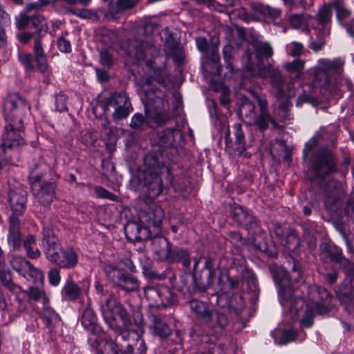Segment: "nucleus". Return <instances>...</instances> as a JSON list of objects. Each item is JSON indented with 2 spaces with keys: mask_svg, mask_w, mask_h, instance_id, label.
<instances>
[{
  "mask_svg": "<svg viewBox=\"0 0 354 354\" xmlns=\"http://www.w3.org/2000/svg\"><path fill=\"white\" fill-rule=\"evenodd\" d=\"M102 315L109 326L118 335L115 342L106 341L105 350L111 354H145L147 345L141 336L127 330L131 324L130 316L122 304L110 295L100 305Z\"/></svg>",
  "mask_w": 354,
  "mask_h": 354,
  "instance_id": "1",
  "label": "nucleus"
},
{
  "mask_svg": "<svg viewBox=\"0 0 354 354\" xmlns=\"http://www.w3.org/2000/svg\"><path fill=\"white\" fill-rule=\"evenodd\" d=\"M165 216L164 211L155 203L149 204V207L142 210L139 214L142 225L138 223H131L127 225V230L134 234V239L142 240L153 235L157 236L151 242L152 250L156 257L160 261L174 260L169 242L166 238L158 236L161 232V225Z\"/></svg>",
  "mask_w": 354,
  "mask_h": 354,
  "instance_id": "2",
  "label": "nucleus"
},
{
  "mask_svg": "<svg viewBox=\"0 0 354 354\" xmlns=\"http://www.w3.org/2000/svg\"><path fill=\"white\" fill-rule=\"evenodd\" d=\"M270 271L276 284L279 287L281 305L285 310H289L292 320H297L299 313L303 310L304 301L299 297H293L291 279L286 270L281 266H272Z\"/></svg>",
  "mask_w": 354,
  "mask_h": 354,
  "instance_id": "3",
  "label": "nucleus"
},
{
  "mask_svg": "<svg viewBox=\"0 0 354 354\" xmlns=\"http://www.w3.org/2000/svg\"><path fill=\"white\" fill-rule=\"evenodd\" d=\"M189 305L201 323L202 335L216 337L228 324L225 315L220 312L214 313L212 308L205 302L192 299Z\"/></svg>",
  "mask_w": 354,
  "mask_h": 354,
  "instance_id": "4",
  "label": "nucleus"
},
{
  "mask_svg": "<svg viewBox=\"0 0 354 354\" xmlns=\"http://www.w3.org/2000/svg\"><path fill=\"white\" fill-rule=\"evenodd\" d=\"M42 243L46 248V258L61 268L71 269L78 263V257L73 248L62 250L58 239L50 230H44Z\"/></svg>",
  "mask_w": 354,
  "mask_h": 354,
  "instance_id": "5",
  "label": "nucleus"
},
{
  "mask_svg": "<svg viewBox=\"0 0 354 354\" xmlns=\"http://www.w3.org/2000/svg\"><path fill=\"white\" fill-rule=\"evenodd\" d=\"M147 169L145 171L144 192L147 193L149 199H154L162 191V181L160 174L169 175L170 170L167 167L161 165L156 158L151 154L145 158Z\"/></svg>",
  "mask_w": 354,
  "mask_h": 354,
  "instance_id": "6",
  "label": "nucleus"
},
{
  "mask_svg": "<svg viewBox=\"0 0 354 354\" xmlns=\"http://www.w3.org/2000/svg\"><path fill=\"white\" fill-rule=\"evenodd\" d=\"M49 169L48 165L44 162H41L34 167L30 174V181L33 194L38 201L44 205H49L53 201L55 195L54 184L40 182L43 174L48 171Z\"/></svg>",
  "mask_w": 354,
  "mask_h": 354,
  "instance_id": "7",
  "label": "nucleus"
},
{
  "mask_svg": "<svg viewBox=\"0 0 354 354\" xmlns=\"http://www.w3.org/2000/svg\"><path fill=\"white\" fill-rule=\"evenodd\" d=\"M28 110V105L19 95L15 93L8 95L4 100L3 107L6 125L24 130L26 114Z\"/></svg>",
  "mask_w": 354,
  "mask_h": 354,
  "instance_id": "8",
  "label": "nucleus"
},
{
  "mask_svg": "<svg viewBox=\"0 0 354 354\" xmlns=\"http://www.w3.org/2000/svg\"><path fill=\"white\" fill-rule=\"evenodd\" d=\"M205 268L208 270L207 277L208 288H213L215 293L219 295L217 300L223 297V294L230 290H235L239 285V280L236 278H231L229 271L223 269L217 271L213 268V262L209 258H205Z\"/></svg>",
  "mask_w": 354,
  "mask_h": 354,
  "instance_id": "9",
  "label": "nucleus"
},
{
  "mask_svg": "<svg viewBox=\"0 0 354 354\" xmlns=\"http://www.w3.org/2000/svg\"><path fill=\"white\" fill-rule=\"evenodd\" d=\"M309 297L313 303V309L307 308L305 316L301 320V325L307 328L313 325V311L319 315L327 313L332 299V296L325 288L316 286L310 288Z\"/></svg>",
  "mask_w": 354,
  "mask_h": 354,
  "instance_id": "10",
  "label": "nucleus"
},
{
  "mask_svg": "<svg viewBox=\"0 0 354 354\" xmlns=\"http://www.w3.org/2000/svg\"><path fill=\"white\" fill-rule=\"evenodd\" d=\"M142 92L145 95L142 97V100L145 104L147 116L157 124H165L169 120L168 102L162 97L155 95L152 91L148 92L144 88Z\"/></svg>",
  "mask_w": 354,
  "mask_h": 354,
  "instance_id": "11",
  "label": "nucleus"
},
{
  "mask_svg": "<svg viewBox=\"0 0 354 354\" xmlns=\"http://www.w3.org/2000/svg\"><path fill=\"white\" fill-rule=\"evenodd\" d=\"M127 53L131 57H134L138 62H145L147 66L154 69L160 70L162 68L156 63V59H162V57H158L159 50L147 42H131L129 45Z\"/></svg>",
  "mask_w": 354,
  "mask_h": 354,
  "instance_id": "12",
  "label": "nucleus"
},
{
  "mask_svg": "<svg viewBox=\"0 0 354 354\" xmlns=\"http://www.w3.org/2000/svg\"><path fill=\"white\" fill-rule=\"evenodd\" d=\"M106 277L127 292L136 290L139 283L136 278L124 273V272L111 265H107L104 268Z\"/></svg>",
  "mask_w": 354,
  "mask_h": 354,
  "instance_id": "13",
  "label": "nucleus"
},
{
  "mask_svg": "<svg viewBox=\"0 0 354 354\" xmlns=\"http://www.w3.org/2000/svg\"><path fill=\"white\" fill-rule=\"evenodd\" d=\"M313 169L317 177L324 178L328 174L335 171L334 156L327 148L320 149L313 160Z\"/></svg>",
  "mask_w": 354,
  "mask_h": 354,
  "instance_id": "14",
  "label": "nucleus"
},
{
  "mask_svg": "<svg viewBox=\"0 0 354 354\" xmlns=\"http://www.w3.org/2000/svg\"><path fill=\"white\" fill-rule=\"evenodd\" d=\"M110 107L114 109L113 117L115 120L127 118L130 113L131 103L129 97L124 93H115L107 100L104 111Z\"/></svg>",
  "mask_w": 354,
  "mask_h": 354,
  "instance_id": "15",
  "label": "nucleus"
},
{
  "mask_svg": "<svg viewBox=\"0 0 354 354\" xmlns=\"http://www.w3.org/2000/svg\"><path fill=\"white\" fill-rule=\"evenodd\" d=\"M24 130H18L16 127L6 125L0 140V153H6L8 149H17L25 144Z\"/></svg>",
  "mask_w": 354,
  "mask_h": 354,
  "instance_id": "16",
  "label": "nucleus"
},
{
  "mask_svg": "<svg viewBox=\"0 0 354 354\" xmlns=\"http://www.w3.org/2000/svg\"><path fill=\"white\" fill-rule=\"evenodd\" d=\"M343 62L340 59L333 60L328 59H320L315 71V80L322 87H327L330 82L328 73L337 71L343 66Z\"/></svg>",
  "mask_w": 354,
  "mask_h": 354,
  "instance_id": "17",
  "label": "nucleus"
},
{
  "mask_svg": "<svg viewBox=\"0 0 354 354\" xmlns=\"http://www.w3.org/2000/svg\"><path fill=\"white\" fill-rule=\"evenodd\" d=\"M145 296L154 302L156 306L170 305L174 297L170 290L165 286L149 287L145 289Z\"/></svg>",
  "mask_w": 354,
  "mask_h": 354,
  "instance_id": "18",
  "label": "nucleus"
},
{
  "mask_svg": "<svg viewBox=\"0 0 354 354\" xmlns=\"http://www.w3.org/2000/svg\"><path fill=\"white\" fill-rule=\"evenodd\" d=\"M234 135L235 136L234 147L230 142L229 136H226V151L234 158L241 156L246 149L245 142V136L240 124H235L232 127Z\"/></svg>",
  "mask_w": 354,
  "mask_h": 354,
  "instance_id": "19",
  "label": "nucleus"
},
{
  "mask_svg": "<svg viewBox=\"0 0 354 354\" xmlns=\"http://www.w3.org/2000/svg\"><path fill=\"white\" fill-rule=\"evenodd\" d=\"M81 320L83 326L93 333V336L88 338L90 342H93L91 346L95 348H97L99 339L96 335L100 333L101 328L97 324V318L93 310L89 307L86 308L83 311Z\"/></svg>",
  "mask_w": 354,
  "mask_h": 354,
  "instance_id": "20",
  "label": "nucleus"
},
{
  "mask_svg": "<svg viewBox=\"0 0 354 354\" xmlns=\"http://www.w3.org/2000/svg\"><path fill=\"white\" fill-rule=\"evenodd\" d=\"M332 8L333 7L332 5H330V2L324 5L319 9L315 16L317 25L315 29L323 31L325 35H330L333 16Z\"/></svg>",
  "mask_w": 354,
  "mask_h": 354,
  "instance_id": "21",
  "label": "nucleus"
},
{
  "mask_svg": "<svg viewBox=\"0 0 354 354\" xmlns=\"http://www.w3.org/2000/svg\"><path fill=\"white\" fill-rule=\"evenodd\" d=\"M337 296L346 310L354 306L351 305L354 301V277L350 276L345 279L339 288Z\"/></svg>",
  "mask_w": 354,
  "mask_h": 354,
  "instance_id": "22",
  "label": "nucleus"
},
{
  "mask_svg": "<svg viewBox=\"0 0 354 354\" xmlns=\"http://www.w3.org/2000/svg\"><path fill=\"white\" fill-rule=\"evenodd\" d=\"M8 243L14 250H19L21 245V236L20 232V221L16 216H10L9 218V232Z\"/></svg>",
  "mask_w": 354,
  "mask_h": 354,
  "instance_id": "23",
  "label": "nucleus"
},
{
  "mask_svg": "<svg viewBox=\"0 0 354 354\" xmlns=\"http://www.w3.org/2000/svg\"><path fill=\"white\" fill-rule=\"evenodd\" d=\"M136 2L133 0H116L109 3V10L106 17L110 19H117L127 10L132 8Z\"/></svg>",
  "mask_w": 354,
  "mask_h": 354,
  "instance_id": "24",
  "label": "nucleus"
},
{
  "mask_svg": "<svg viewBox=\"0 0 354 354\" xmlns=\"http://www.w3.org/2000/svg\"><path fill=\"white\" fill-rule=\"evenodd\" d=\"M9 202L12 211L11 216L15 215V216L18 218V216L25 209L26 194L24 192H20L19 193L10 192Z\"/></svg>",
  "mask_w": 354,
  "mask_h": 354,
  "instance_id": "25",
  "label": "nucleus"
},
{
  "mask_svg": "<svg viewBox=\"0 0 354 354\" xmlns=\"http://www.w3.org/2000/svg\"><path fill=\"white\" fill-rule=\"evenodd\" d=\"M333 8L336 11V18L339 24L346 29L348 24L344 23L351 15V11L344 6V0H332L330 1Z\"/></svg>",
  "mask_w": 354,
  "mask_h": 354,
  "instance_id": "26",
  "label": "nucleus"
},
{
  "mask_svg": "<svg viewBox=\"0 0 354 354\" xmlns=\"http://www.w3.org/2000/svg\"><path fill=\"white\" fill-rule=\"evenodd\" d=\"M254 109L255 105L248 98L244 97L239 107V114L245 118L246 123L249 125H252L256 121L254 119L256 117Z\"/></svg>",
  "mask_w": 354,
  "mask_h": 354,
  "instance_id": "27",
  "label": "nucleus"
},
{
  "mask_svg": "<svg viewBox=\"0 0 354 354\" xmlns=\"http://www.w3.org/2000/svg\"><path fill=\"white\" fill-rule=\"evenodd\" d=\"M34 53L38 68L41 72H45L48 68V62L45 56L40 37L35 38Z\"/></svg>",
  "mask_w": 354,
  "mask_h": 354,
  "instance_id": "28",
  "label": "nucleus"
},
{
  "mask_svg": "<svg viewBox=\"0 0 354 354\" xmlns=\"http://www.w3.org/2000/svg\"><path fill=\"white\" fill-rule=\"evenodd\" d=\"M252 46L255 50L256 56L259 64L262 63V57L269 58L273 55L272 48L267 42L256 41Z\"/></svg>",
  "mask_w": 354,
  "mask_h": 354,
  "instance_id": "29",
  "label": "nucleus"
},
{
  "mask_svg": "<svg viewBox=\"0 0 354 354\" xmlns=\"http://www.w3.org/2000/svg\"><path fill=\"white\" fill-rule=\"evenodd\" d=\"M269 76L271 79L272 85L277 90V98H281L283 96L282 83L283 81L281 73L278 68H270L268 69Z\"/></svg>",
  "mask_w": 354,
  "mask_h": 354,
  "instance_id": "30",
  "label": "nucleus"
},
{
  "mask_svg": "<svg viewBox=\"0 0 354 354\" xmlns=\"http://www.w3.org/2000/svg\"><path fill=\"white\" fill-rule=\"evenodd\" d=\"M36 244V238L32 234L27 235L23 240V246L25 248L27 255L31 259H37L41 255L39 249L33 250V246Z\"/></svg>",
  "mask_w": 354,
  "mask_h": 354,
  "instance_id": "31",
  "label": "nucleus"
},
{
  "mask_svg": "<svg viewBox=\"0 0 354 354\" xmlns=\"http://www.w3.org/2000/svg\"><path fill=\"white\" fill-rule=\"evenodd\" d=\"M82 292V289L73 280L68 279L62 288V295L71 300L78 298Z\"/></svg>",
  "mask_w": 354,
  "mask_h": 354,
  "instance_id": "32",
  "label": "nucleus"
},
{
  "mask_svg": "<svg viewBox=\"0 0 354 354\" xmlns=\"http://www.w3.org/2000/svg\"><path fill=\"white\" fill-rule=\"evenodd\" d=\"M153 328L155 334L160 337H168L171 334L169 326L159 317H154Z\"/></svg>",
  "mask_w": 354,
  "mask_h": 354,
  "instance_id": "33",
  "label": "nucleus"
},
{
  "mask_svg": "<svg viewBox=\"0 0 354 354\" xmlns=\"http://www.w3.org/2000/svg\"><path fill=\"white\" fill-rule=\"evenodd\" d=\"M23 276L27 279L32 280L35 282H42L44 279V272L30 263Z\"/></svg>",
  "mask_w": 354,
  "mask_h": 354,
  "instance_id": "34",
  "label": "nucleus"
},
{
  "mask_svg": "<svg viewBox=\"0 0 354 354\" xmlns=\"http://www.w3.org/2000/svg\"><path fill=\"white\" fill-rule=\"evenodd\" d=\"M316 32V39L311 41L309 44V48L314 51L317 53L321 50L326 44V39L329 37L330 35H325L323 31L315 29Z\"/></svg>",
  "mask_w": 354,
  "mask_h": 354,
  "instance_id": "35",
  "label": "nucleus"
},
{
  "mask_svg": "<svg viewBox=\"0 0 354 354\" xmlns=\"http://www.w3.org/2000/svg\"><path fill=\"white\" fill-rule=\"evenodd\" d=\"M305 62L304 60L297 59L292 62H286L284 64V68L289 73H297L296 77L299 78L301 75V71L304 68Z\"/></svg>",
  "mask_w": 354,
  "mask_h": 354,
  "instance_id": "36",
  "label": "nucleus"
},
{
  "mask_svg": "<svg viewBox=\"0 0 354 354\" xmlns=\"http://www.w3.org/2000/svg\"><path fill=\"white\" fill-rule=\"evenodd\" d=\"M29 264L30 262L22 257H15L11 261V265L13 269L22 275H24Z\"/></svg>",
  "mask_w": 354,
  "mask_h": 354,
  "instance_id": "37",
  "label": "nucleus"
},
{
  "mask_svg": "<svg viewBox=\"0 0 354 354\" xmlns=\"http://www.w3.org/2000/svg\"><path fill=\"white\" fill-rule=\"evenodd\" d=\"M32 25L36 27L38 37H41L47 32V25L45 19L42 16H36L32 19Z\"/></svg>",
  "mask_w": 354,
  "mask_h": 354,
  "instance_id": "38",
  "label": "nucleus"
},
{
  "mask_svg": "<svg viewBox=\"0 0 354 354\" xmlns=\"http://www.w3.org/2000/svg\"><path fill=\"white\" fill-rule=\"evenodd\" d=\"M28 293L35 301L43 299L44 304L48 301V298L43 288L32 286L28 288Z\"/></svg>",
  "mask_w": 354,
  "mask_h": 354,
  "instance_id": "39",
  "label": "nucleus"
},
{
  "mask_svg": "<svg viewBox=\"0 0 354 354\" xmlns=\"http://www.w3.org/2000/svg\"><path fill=\"white\" fill-rule=\"evenodd\" d=\"M304 47L301 43L292 41L286 45V50L289 55L297 57L302 54Z\"/></svg>",
  "mask_w": 354,
  "mask_h": 354,
  "instance_id": "40",
  "label": "nucleus"
},
{
  "mask_svg": "<svg viewBox=\"0 0 354 354\" xmlns=\"http://www.w3.org/2000/svg\"><path fill=\"white\" fill-rule=\"evenodd\" d=\"M42 319L48 326H51L58 320V315L51 308L45 307L42 314Z\"/></svg>",
  "mask_w": 354,
  "mask_h": 354,
  "instance_id": "41",
  "label": "nucleus"
},
{
  "mask_svg": "<svg viewBox=\"0 0 354 354\" xmlns=\"http://www.w3.org/2000/svg\"><path fill=\"white\" fill-rule=\"evenodd\" d=\"M256 120L252 125L256 124L258 127L262 130H264L268 127V122L270 120V117L268 111H263L261 113L260 115L254 118Z\"/></svg>",
  "mask_w": 354,
  "mask_h": 354,
  "instance_id": "42",
  "label": "nucleus"
},
{
  "mask_svg": "<svg viewBox=\"0 0 354 354\" xmlns=\"http://www.w3.org/2000/svg\"><path fill=\"white\" fill-rule=\"evenodd\" d=\"M344 192L340 184H336L335 189L330 192L328 196V201L335 203L342 198Z\"/></svg>",
  "mask_w": 354,
  "mask_h": 354,
  "instance_id": "43",
  "label": "nucleus"
},
{
  "mask_svg": "<svg viewBox=\"0 0 354 354\" xmlns=\"http://www.w3.org/2000/svg\"><path fill=\"white\" fill-rule=\"evenodd\" d=\"M95 192L97 196L99 198H106L113 201H115L118 199L117 196L111 193L110 192H109L108 190L102 187H96L95 188Z\"/></svg>",
  "mask_w": 354,
  "mask_h": 354,
  "instance_id": "44",
  "label": "nucleus"
},
{
  "mask_svg": "<svg viewBox=\"0 0 354 354\" xmlns=\"http://www.w3.org/2000/svg\"><path fill=\"white\" fill-rule=\"evenodd\" d=\"M66 99V95L63 93H59L56 95L55 106L57 111L62 112L67 109Z\"/></svg>",
  "mask_w": 354,
  "mask_h": 354,
  "instance_id": "45",
  "label": "nucleus"
},
{
  "mask_svg": "<svg viewBox=\"0 0 354 354\" xmlns=\"http://www.w3.org/2000/svg\"><path fill=\"white\" fill-rule=\"evenodd\" d=\"M48 278L49 280V283L52 286H58L60 282V280H61L59 270L57 268L50 269L48 274Z\"/></svg>",
  "mask_w": 354,
  "mask_h": 354,
  "instance_id": "46",
  "label": "nucleus"
},
{
  "mask_svg": "<svg viewBox=\"0 0 354 354\" xmlns=\"http://www.w3.org/2000/svg\"><path fill=\"white\" fill-rule=\"evenodd\" d=\"M330 257L332 260L346 266L348 264V261L345 259L342 253V251L338 248H334V252H331Z\"/></svg>",
  "mask_w": 354,
  "mask_h": 354,
  "instance_id": "47",
  "label": "nucleus"
},
{
  "mask_svg": "<svg viewBox=\"0 0 354 354\" xmlns=\"http://www.w3.org/2000/svg\"><path fill=\"white\" fill-rule=\"evenodd\" d=\"M296 332L293 329L284 330L280 344H285L296 339Z\"/></svg>",
  "mask_w": 354,
  "mask_h": 354,
  "instance_id": "48",
  "label": "nucleus"
},
{
  "mask_svg": "<svg viewBox=\"0 0 354 354\" xmlns=\"http://www.w3.org/2000/svg\"><path fill=\"white\" fill-rule=\"evenodd\" d=\"M319 140L317 136L313 137L306 143L304 149V157L306 158L310 152L318 145Z\"/></svg>",
  "mask_w": 354,
  "mask_h": 354,
  "instance_id": "49",
  "label": "nucleus"
},
{
  "mask_svg": "<svg viewBox=\"0 0 354 354\" xmlns=\"http://www.w3.org/2000/svg\"><path fill=\"white\" fill-rule=\"evenodd\" d=\"M57 46L61 52L68 53L71 51V42L63 37L58 39Z\"/></svg>",
  "mask_w": 354,
  "mask_h": 354,
  "instance_id": "50",
  "label": "nucleus"
},
{
  "mask_svg": "<svg viewBox=\"0 0 354 354\" xmlns=\"http://www.w3.org/2000/svg\"><path fill=\"white\" fill-rule=\"evenodd\" d=\"M15 19L16 26L19 30L26 28L30 21L28 17L24 14H20L19 15L17 16Z\"/></svg>",
  "mask_w": 354,
  "mask_h": 354,
  "instance_id": "51",
  "label": "nucleus"
},
{
  "mask_svg": "<svg viewBox=\"0 0 354 354\" xmlns=\"http://www.w3.org/2000/svg\"><path fill=\"white\" fill-rule=\"evenodd\" d=\"M289 21L290 25L294 28H299L301 27L304 23V17L301 15H292L289 17Z\"/></svg>",
  "mask_w": 354,
  "mask_h": 354,
  "instance_id": "52",
  "label": "nucleus"
},
{
  "mask_svg": "<svg viewBox=\"0 0 354 354\" xmlns=\"http://www.w3.org/2000/svg\"><path fill=\"white\" fill-rule=\"evenodd\" d=\"M232 47L231 46H225L223 50V57L227 64V68L230 69V71H232V64L230 62V59L232 58Z\"/></svg>",
  "mask_w": 354,
  "mask_h": 354,
  "instance_id": "53",
  "label": "nucleus"
},
{
  "mask_svg": "<svg viewBox=\"0 0 354 354\" xmlns=\"http://www.w3.org/2000/svg\"><path fill=\"white\" fill-rule=\"evenodd\" d=\"M19 57V60L24 65L27 70L32 71L33 69V66L32 64V57L30 54L20 53Z\"/></svg>",
  "mask_w": 354,
  "mask_h": 354,
  "instance_id": "54",
  "label": "nucleus"
},
{
  "mask_svg": "<svg viewBox=\"0 0 354 354\" xmlns=\"http://www.w3.org/2000/svg\"><path fill=\"white\" fill-rule=\"evenodd\" d=\"M100 58L101 63L104 66H109L113 62V56L106 50L100 52Z\"/></svg>",
  "mask_w": 354,
  "mask_h": 354,
  "instance_id": "55",
  "label": "nucleus"
},
{
  "mask_svg": "<svg viewBox=\"0 0 354 354\" xmlns=\"http://www.w3.org/2000/svg\"><path fill=\"white\" fill-rule=\"evenodd\" d=\"M252 53L248 50L243 56V62L247 71H252L254 70V63L252 61Z\"/></svg>",
  "mask_w": 354,
  "mask_h": 354,
  "instance_id": "56",
  "label": "nucleus"
},
{
  "mask_svg": "<svg viewBox=\"0 0 354 354\" xmlns=\"http://www.w3.org/2000/svg\"><path fill=\"white\" fill-rule=\"evenodd\" d=\"M144 124V117L142 114H135L131 121V127L134 129L140 128Z\"/></svg>",
  "mask_w": 354,
  "mask_h": 354,
  "instance_id": "57",
  "label": "nucleus"
},
{
  "mask_svg": "<svg viewBox=\"0 0 354 354\" xmlns=\"http://www.w3.org/2000/svg\"><path fill=\"white\" fill-rule=\"evenodd\" d=\"M73 13L76 16L82 18V19H89L92 17L93 13L91 10L88 9H82V10H74Z\"/></svg>",
  "mask_w": 354,
  "mask_h": 354,
  "instance_id": "58",
  "label": "nucleus"
},
{
  "mask_svg": "<svg viewBox=\"0 0 354 354\" xmlns=\"http://www.w3.org/2000/svg\"><path fill=\"white\" fill-rule=\"evenodd\" d=\"M196 43L198 50L207 53L208 45L205 38L198 37L196 39Z\"/></svg>",
  "mask_w": 354,
  "mask_h": 354,
  "instance_id": "59",
  "label": "nucleus"
},
{
  "mask_svg": "<svg viewBox=\"0 0 354 354\" xmlns=\"http://www.w3.org/2000/svg\"><path fill=\"white\" fill-rule=\"evenodd\" d=\"M234 216L236 217L237 221L239 223L245 222V220L247 218V215L244 210L240 207L234 209Z\"/></svg>",
  "mask_w": 354,
  "mask_h": 354,
  "instance_id": "60",
  "label": "nucleus"
},
{
  "mask_svg": "<svg viewBox=\"0 0 354 354\" xmlns=\"http://www.w3.org/2000/svg\"><path fill=\"white\" fill-rule=\"evenodd\" d=\"M32 35L27 32H21L17 34V38L22 44H27L32 37Z\"/></svg>",
  "mask_w": 354,
  "mask_h": 354,
  "instance_id": "61",
  "label": "nucleus"
},
{
  "mask_svg": "<svg viewBox=\"0 0 354 354\" xmlns=\"http://www.w3.org/2000/svg\"><path fill=\"white\" fill-rule=\"evenodd\" d=\"M8 44V37L5 28L0 24V48H4Z\"/></svg>",
  "mask_w": 354,
  "mask_h": 354,
  "instance_id": "62",
  "label": "nucleus"
},
{
  "mask_svg": "<svg viewBox=\"0 0 354 354\" xmlns=\"http://www.w3.org/2000/svg\"><path fill=\"white\" fill-rule=\"evenodd\" d=\"M175 133H178V132L171 129H166L164 131L163 134L165 135L166 138L165 140H163V143L165 145L171 144V140Z\"/></svg>",
  "mask_w": 354,
  "mask_h": 354,
  "instance_id": "63",
  "label": "nucleus"
},
{
  "mask_svg": "<svg viewBox=\"0 0 354 354\" xmlns=\"http://www.w3.org/2000/svg\"><path fill=\"white\" fill-rule=\"evenodd\" d=\"M6 287L10 290V291L13 292L15 294H18L21 292V288L18 286L17 285L15 284L12 280L10 281H8L6 283Z\"/></svg>",
  "mask_w": 354,
  "mask_h": 354,
  "instance_id": "64",
  "label": "nucleus"
}]
</instances>
